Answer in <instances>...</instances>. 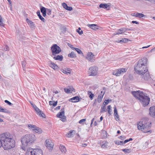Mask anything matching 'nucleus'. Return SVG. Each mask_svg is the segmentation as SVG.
<instances>
[{
	"instance_id": "nucleus-1",
	"label": "nucleus",
	"mask_w": 155,
	"mask_h": 155,
	"mask_svg": "<svg viewBox=\"0 0 155 155\" xmlns=\"http://www.w3.org/2000/svg\"><path fill=\"white\" fill-rule=\"evenodd\" d=\"M2 147L5 150L11 149L15 147V141L12 136L9 133H6L1 135Z\"/></svg>"
},
{
	"instance_id": "nucleus-2",
	"label": "nucleus",
	"mask_w": 155,
	"mask_h": 155,
	"mask_svg": "<svg viewBox=\"0 0 155 155\" xmlns=\"http://www.w3.org/2000/svg\"><path fill=\"white\" fill-rule=\"evenodd\" d=\"M147 60L146 58H143L138 61L137 65L134 67V70L137 74H143V72L148 70L147 65Z\"/></svg>"
},
{
	"instance_id": "nucleus-3",
	"label": "nucleus",
	"mask_w": 155,
	"mask_h": 155,
	"mask_svg": "<svg viewBox=\"0 0 155 155\" xmlns=\"http://www.w3.org/2000/svg\"><path fill=\"white\" fill-rule=\"evenodd\" d=\"M35 140V135L33 134H27L21 138V148L25 150L27 146H29L34 143Z\"/></svg>"
},
{
	"instance_id": "nucleus-4",
	"label": "nucleus",
	"mask_w": 155,
	"mask_h": 155,
	"mask_svg": "<svg viewBox=\"0 0 155 155\" xmlns=\"http://www.w3.org/2000/svg\"><path fill=\"white\" fill-rule=\"evenodd\" d=\"M132 94L134 96L138 99L143 107H145L149 103L150 99L146 94L143 92L139 91H132Z\"/></svg>"
},
{
	"instance_id": "nucleus-5",
	"label": "nucleus",
	"mask_w": 155,
	"mask_h": 155,
	"mask_svg": "<svg viewBox=\"0 0 155 155\" xmlns=\"http://www.w3.org/2000/svg\"><path fill=\"white\" fill-rule=\"evenodd\" d=\"M147 118H144L142 121L139 122L137 124V128L139 130L143 131L144 133H151V130H148V129L151 127V123L148 121Z\"/></svg>"
},
{
	"instance_id": "nucleus-6",
	"label": "nucleus",
	"mask_w": 155,
	"mask_h": 155,
	"mask_svg": "<svg viewBox=\"0 0 155 155\" xmlns=\"http://www.w3.org/2000/svg\"><path fill=\"white\" fill-rule=\"evenodd\" d=\"M51 50L52 53V55H57L61 51L60 48L56 44L52 45L51 47Z\"/></svg>"
},
{
	"instance_id": "nucleus-7",
	"label": "nucleus",
	"mask_w": 155,
	"mask_h": 155,
	"mask_svg": "<svg viewBox=\"0 0 155 155\" xmlns=\"http://www.w3.org/2000/svg\"><path fill=\"white\" fill-rule=\"evenodd\" d=\"M97 68L96 67H90L89 69V76H96L97 74Z\"/></svg>"
},
{
	"instance_id": "nucleus-8",
	"label": "nucleus",
	"mask_w": 155,
	"mask_h": 155,
	"mask_svg": "<svg viewBox=\"0 0 155 155\" xmlns=\"http://www.w3.org/2000/svg\"><path fill=\"white\" fill-rule=\"evenodd\" d=\"M140 75H141V78L143 79L145 81H148L151 79L148 70L144 72L143 74Z\"/></svg>"
},
{
	"instance_id": "nucleus-9",
	"label": "nucleus",
	"mask_w": 155,
	"mask_h": 155,
	"mask_svg": "<svg viewBox=\"0 0 155 155\" xmlns=\"http://www.w3.org/2000/svg\"><path fill=\"white\" fill-rule=\"evenodd\" d=\"M45 146L49 151H51L53 149L54 143L50 140H46L45 141Z\"/></svg>"
},
{
	"instance_id": "nucleus-10",
	"label": "nucleus",
	"mask_w": 155,
	"mask_h": 155,
	"mask_svg": "<svg viewBox=\"0 0 155 155\" xmlns=\"http://www.w3.org/2000/svg\"><path fill=\"white\" fill-rule=\"evenodd\" d=\"M33 107L34 108L35 111L37 114L40 117H42L43 118H45V114L40 110L35 104H33Z\"/></svg>"
},
{
	"instance_id": "nucleus-11",
	"label": "nucleus",
	"mask_w": 155,
	"mask_h": 155,
	"mask_svg": "<svg viewBox=\"0 0 155 155\" xmlns=\"http://www.w3.org/2000/svg\"><path fill=\"white\" fill-rule=\"evenodd\" d=\"M64 108H62L61 110V111L59 112L57 115V117L61 118V120L63 121L64 122L66 120V116L64 115Z\"/></svg>"
},
{
	"instance_id": "nucleus-12",
	"label": "nucleus",
	"mask_w": 155,
	"mask_h": 155,
	"mask_svg": "<svg viewBox=\"0 0 155 155\" xmlns=\"http://www.w3.org/2000/svg\"><path fill=\"white\" fill-rule=\"evenodd\" d=\"M86 58L91 62H93L95 61L94 55L91 52H88Z\"/></svg>"
},
{
	"instance_id": "nucleus-13",
	"label": "nucleus",
	"mask_w": 155,
	"mask_h": 155,
	"mask_svg": "<svg viewBox=\"0 0 155 155\" xmlns=\"http://www.w3.org/2000/svg\"><path fill=\"white\" fill-rule=\"evenodd\" d=\"M126 72L125 68H123L114 71L113 73L114 75L116 76H119L122 73H124Z\"/></svg>"
},
{
	"instance_id": "nucleus-14",
	"label": "nucleus",
	"mask_w": 155,
	"mask_h": 155,
	"mask_svg": "<svg viewBox=\"0 0 155 155\" xmlns=\"http://www.w3.org/2000/svg\"><path fill=\"white\" fill-rule=\"evenodd\" d=\"M149 114L150 116L155 118V106H152L150 107Z\"/></svg>"
},
{
	"instance_id": "nucleus-15",
	"label": "nucleus",
	"mask_w": 155,
	"mask_h": 155,
	"mask_svg": "<svg viewBox=\"0 0 155 155\" xmlns=\"http://www.w3.org/2000/svg\"><path fill=\"white\" fill-rule=\"evenodd\" d=\"M35 149L31 148L28 149L25 155H35Z\"/></svg>"
},
{
	"instance_id": "nucleus-16",
	"label": "nucleus",
	"mask_w": 155,
	"mask_h": 155,
	"mask_svg": "<svg viewBox=\"0 0 155 155\" xmlns=\"http://www.w3.org/2000/svg\"><path fill=\"white\" fill-rule=\"evenodd\" d=\"M61 71L63 73L67 74H70L71 72V70L68 68L61 69Z\"/></svg>"
},
{
	"instance_id": "nucleus-17",
	"label": "nucleus",
	"mask_w": 155,
	"mask_h": 155,
	"mask_svg": "<svg viewBox=\"0 0 155 155\" xmlns=\"http://www.w3.org/2000/svg\"><path fill=\"white\" fill-rule=\"evenodd\" d=\"M136 17H139V18H141L142 17H143L144 18H151V17H149V16H147L146 15H144L143 14L141 13H137L136 14Z\"/></svg>"
},
{
	"instance_id": "nucleus-18",
	"label": "nucleus",
	"mask_w": 155,
	"mask_h": 155,
	"mask_svg": "<svg viewBox=\"0 0 155 155\" xmlns=\"http://www.w3.org/2000/svg\"><path fill=\"white\" fill-rule=\"evenodd\" d=\"M104 93V92L102 91L101 92V93L98 95L97 99V101L98 103H100L101 101Z\"/></svg>"
},
{
	"instance_id": "nucleus-19",
	"label": "nucleus",
	"mask_w": 155,
	"mask_h": 155,
	"mask_svg": "<svg viewBox=\"0 0 155 155\" xmlns=\"http://www.w3.org/2000/svg\"><path fill=\"white\" fill-rule=\"evenodd\" d=\"M53 56H54L53 58L55 60L61 61L63 58V57L62 55H55Z\"/></svg>"
},
{
	"instance_id": "nucleus-20",
	"label": "nucleus",
	"mask_w": 155,
	"mask_h": 155,
	"mask_svg": "<svg viewBox=\"0 0 155 155\" xmlns=\"http://www.w3.org/2000/svg\"><path fill=\"white\" fill-rule=\"evenodd\" d=\"M114 115L115 117V119L117 121L119 120V115L117 113V110L116 106L114 107Z\"/></svg>"
},
{
	"instance_id": "nucleus-21",
	"label": "nucleus",
	"mask_w": 155,
	"mask_h": 155,
	"mask_svg": "<svg viewBox=\"0 0 155 155\" xmlns=\"http://www.w3.org/2000/svg\"><path fill=\"white\" fill-rule=\"evenodd\" d=\"M126 31V28H121L118 30L117 31V33L116 34H114V35L122 34L125 32Z\"/></svg>"
},
{
	"instance_id": "nucleus-22",
	"label": "nucleus",
	"mask_w": 155,
	"mask_h": 155,
	"mask_svg": "<svg viewBox=\"0 0 155 155\" xmlns=\"http://www.w3.org/2000/svg\"><path fill=\"white\" fill-rule=\"evenodd\" d=\"M69 101L72 102H76L79 101L80 99L78 96H76L70 99Z\"/></svg>"
},
{
	"instance_id": "nucleus-23",
	"label": "nucleus",
	"mask_w": 155,
	"mask_h": 155,
	"mask_svg": "<svg viewBox=\"0 0 155 155\" xmlns=\"http://www.w3.org/2000/svg\"><path fill=\"white\" fill-rule=\"evenodd\" d=\"M62 6L64 8L68 11H71L72 10V8L71 7L68 6L65 3H63L62 4Z\"/></svg>"
},
{
	"instance_id": "nucleus-24",
	"label": "nucleus",
	"mask_w": 155,
	"mask_h": 155,
	"mask_svg": "<svg viewBox=\"0 0 155 155\" xmlns=\"http://www.w3.org/2000/svg\"><path fill=\"white\" fill-rule=\"evenodd\" d=\"M87 26L89 28L92 29L96 30L98 29V26L97 25L93 24H88Z\"/></svg>"
},
{
	"instance_id": "nucleus-25",
	"label": "nucleus",
	"mask_w": 155,
	"mask_h": 155,
	"mask_svg": "<svg viewBox=\"0 0 155 155\" xmlns=\"http://www.w3.org/2000/svg\"><path fill=\"white\" fill-rule=\"evenodd\" d=\"M26 21L31 28L32 29H34L35 27V23L32 22L31 20H26Z\"/></svg>"
},
{
	"instance_id": "nucleus-26",
	"label": "nucleus",
	"mask_w": 155,
	"mask_h": 155,
	"mask_svg": "<svg viewBox=\"0 0 155 155\" xmlns=\"http://www.w3.org/2000/svg\"><path fill=\"white\" fill-rule=\"evenodd\" d=\"M35 150V155H43V151L41 150L36 149Z\"/></svg>"
},
{
	"instance_id": "nucleus-27",
	"label": "nucleus",
	"mask_w": 155,
	"mask_h": 155,
	"mask_svg": "<svg viewBox=\"0 0 155 155\" xmlns=\"http://www.w3.org/2000/svg\"><path fill=\"white\" fill-rule=\"evenodd\" d=\"M40 10L41 12L42 13V15L44 17H45L46 15V9L44 7L41 6L40 8Z\"/></svg>"
},
{
	"instance_id": "nucleus-28",
	"label": "nucleus",
	"mask_w": 155,
	"mask_h": 155,
	"mask_svg": "<svg viewBox=\"0 0 155 155\" xmlns=\"http://www.w3.org/2000/svg\"><path fill=\"white\" fill-rule=\"evenodd\" d=\"M99 7L100 8H103L104 9H107L108 8V9H109V8H110V6L109 5L105 4H101L100 5Z\"/></svg>"
},
{
	"instance_id": "nucleus-29",
	"label": "nucleus",
	"mask_w": 155,
	"mask_h": 155,
	"mask_svg": "<svg viewBox=\"0 0 155 155\" xmlns=\"http://www.w3.org/2000/svg\"><path fill=\"white\" fill-rule=\"evenodd\" d=\"M75 131L74 130H71L69 133L66 134V137H73Z\"/></svg>"
},
{
	"instance_id": "nucleus-30",
	"label": "nucleus",
	"mask_w": 155,
	"mask_h": 155,
	"mask_svg": "<svg viewBox=\"0 0 155 155\" xmlns=\"http://www.w3.org/2000/svg\"><path fill=\"white\" fill-rule=\"evenodd\" d=\"M50 63H49V65L50 67L54 69H56L58 68V66L56 64L51 61H50Z\"/></svg>"
},
{
	"instance_id": "nucleus-31",
	"label": "nucleus",
	"mask_w": 155,
	"mask_h": 155,
	"mask_svg": "<svg viewBox=\"0 0 155 155\" xmlns=\"http://www.w3.org/2000/svg\"><path fill=\"white\" fill-rule=\"evenodd\" d=\"M59 148L61 151L63 153H65L66 152L67 150L66 148L64 146L61 145H60L59 146Z\"/></svg>"
},
{
	"instance_id": "nucleus-32",
	"label": "nucleus",
	"mask_w": 155,
	"mask_h": 155,
	"mask_svg": "<svg viewBox=\"0 0 155 155\" xmlns=\"http://www.w3.org/2000/svg\"><path fill=\"white\" fill-rule=\"evenodd\" d=\"M36 127H35V128L34 130V131H35L36 133H38L39 134H41L42 133V130L41 129L39 128V127H37L36 126Z\"/></svg>"
},
{
	"instance_id": "nucleus-33",
	"label": "nucleus",
	"mask_w": 155,
	"mask_h": 155,
	"mask_svg": "<svg viewBox=\"0 0 155 155\" xmlns=\"http://www.w3.org/2000/svg\"><path fill=\"white\" fill-rule=\"evenodd\" d=\"M61 33H60V35H61V33H63V34L65 33L66 31V28L63 25H61Z\"/></svg>"
},
{
	"instance_id": "nucleus-34",
	"label": "nucleus",
	"mask_w": 155,
	"mask_h": 155,
	"mask_svg": "<svg viewBox=\"0 0 155 155\" xmlns=\"http://www.w3.org/2000/svg\"><path fill=\"white\" fill-rule=\"evenodd\" d=\"M68 56L69 57L72 58H75L76 57L75 54L74 52H72L71 53L68 54Z\"/></svg>"
},
{
	"instance_id": "nucleus-35",
	"label": "nucleus",
	"mask_w": 155,
	"mask_h": 155,
	"mask_svg": "<svg viewBox=\"0 0 155 155\" xmlns=\"http://www.w3.org/2000/svg\"><path fill=\"white\" fill-rule=\"evenodd\" d=\"M36 127V126L32 124H29L28 125V127L31 130H34L35 128V127Z\"/></svg>"
},
{
	"instance_id": "nucleus-36",
	"label": "nucleus",
	"mask_w": 155,
	"mask_h": 155,
	"mask_svg": "<svg viewBox=\"0 0 155 155\" xmlns=\"http://www.w3.org/2000/svg\"><path fill=\"white\" fill-rule=\"evenodd\" d=\"M88 94L89 95V97L90 98V99L92 100L94 96V94L92 93L91 92L89 91H88Z\"/></svg>"
},
{
	"instance_id": "nucleus-37",
	"label": "nucleus",
	"mask_w": 155,
	"mask_h": 155,
	"mask_svg": "<svg viewBox=\"0 0 155 155\" xmlns=\"http://www.w3.org/2000/svg\"><path fill=\"white\" fill-rule=\"evenodd\" d=\"M108 143L106 141L103 142V143L101 145V147L103 148L106 147L108 146Z\"/></svg>"
},
{
	"instance_id": "nucleus-38",
	"label": "nucleus",
	"mask_w": 155,
	"mask_h": 155,
	"mask_svg": "<svg viewBox=\"0 0 155 155\" xmlns=\"http://www.w3.org/2000/svg\"><path fill=\"white\" fill-rule=\"evenodd\" d=\"M37 15L38 16L40 19L41 20H44L45 19L41 15L40 11H38L37 12Z\"/></svg>"
},
{
	"instance_id": "nucleus-39",
	"label": "nucleus",
	"mask_w": 155,
	"mask_h": 155,
	"mask_svg": "<svg viewBox=\"0 0 155 155\" xmlns=\"http://www.w3.org/2000/svg\"><path fill=\"white\" fill-rule=\"evenodd\" d=\"M115 143L116 144L122 145L124 144L123 141H115Z\"/></svg>"
},
{
	"instance_id": "nucleus-40",
	"label": "nucleus",
	"mask_w": 155,
	"mask_h": 155,
	"mask_svg": "<svg viewBox=\"0 0 155 155\" xmlns=\"http://www.w3.org/2000/svg\"><path fill=\"white\" fill-rule=\"evenodd\" d=\"M122 150L125 153H129L131 152V150L130 149H122Z\"/></svg>"
},
{
	"instance_id": "nucleus-41",
	"label": "nucleus",
	"mask_w": 155,
	"mask_h": 155,
	"mask_svg": "<svg viewBox=\"0 0 155 155\" xmlns=\"http://www.w3.org/2000/svg\"><path fill=\"white\" fill-rule=\"evenodd\" d=\"M107 111V109L105 107V106L104 105L103 107H102L101 109V112L102 113L104 112H106Z\"/></svg>"
},
{
	"instance_id": "nucleus-42",
	"label": "nucleus",
	"mask_w": 155,
	"mask_h": 155,
	"mask_svg": "<svg viewBox=\"0 0 155 155\" xmlns=\"http://www.w3.org/2000/svg\"><path fill=\"white\" fill-rule=\"evenodd\" d=\"M128 39L126 38H124L122 39L121 40H118V41H117L118 42H126L128 41Z\"/></svg>"
},
{
	"instance_id": "nucleus-43",
	"label": "nucleus",
	"mask_w": 155,
	"mask_h": 155,
	"mask_svg": "<svg viewBox=\"0 0 155 155\" xmlns=\"http://www.w3.org/2000/svg\"><path fill=\"white\" fill-rule=\"evenodd\" d=\"M79 54H83L82 51L79 48H74V49Z\"/></svg>"
},
{
	"instance_id": "nucleus-44",
	"label": "nucleus",
	"mask_w": 155,
	"mask_h": 155,
	"mask_svg": "<svg viewBox=\"0 0 155 155\" xmlns=\"http://www.w3.org/2000/svg\"><path fill=\"white\" fill-rule=\"evenodd\" d=\"M80 30H81V28L79 27L78 28V29L76 31L79 35H81L83 33V31L82 30L80 31Z\"/></svg>"
},
{
	"instance_id": "nucleus-45",
	"label": "nucleus",
	"mask_w": 155,
	"mask_h": 155,
	"mask_svg": "<svg viewBox=\"0 0 155 155\" xmlns=\"http://www.w3.org/2000/svg\"><path fill=\"white\" fill-rule=\"evenodd\" d=\"M64 90L65 92L67 93H71V91H73V90H70L69 88L68 89V88H64Z\"/></svg>"
},
{
	"instance_id": "nucleus-46",
	"label": "nucleus",
	"mask_w": 155,
	"mask_h": 155,
	"mask_svg": "<svg viewBox=\"0 0 155 155\" xmlns=\"http://www.w3.org/2000/svg\"><path fill=\"white\" fill-rule=\"evenodd\" d=\"M26 65V62L25 61H22V65L23 68V70H25V67Z\"/></svg>"
},
{
	"instance_id": "nucleus-47",
	"label": "nucleus",
	"mask_w": 155,
	"mask_h": 155,
	"mask_svg": "<svg viewBox=\"0 0 155 155\" xmlns=\"http://www.w3.org/2000/svg\"><path fill=\"white\" fill-rule=\"evenodd\" d=\"M3 20H0V26L1 27H4V24L3 21Z\"/></svg>"
},
{
	"instance_id": "nucleus-48",
	"label": "nucleus",
	"mask_w": 155,
	"mask_h": 155,
	"mask_svg": "<svg viewBox=\"0 0 155 155\" xmlns=\"http://www.w3.org/2000/svg\"><path fill=\"white\" fill-rule=\"evenodd\" d=\"M109 101V100H107L105 101L103 103V104H104V106L106 105L108 103Z\"/></svg>"
},
{
	"instance_id": "nucleus-49",
	"label": "nucleus",
	"mask_w": 155,
	"mask_h": 155,
	"mask_svg": "<svg viewBox=\"0 0 155 155\" xmlns=\"http://www.w3.org/2000/svg\"><path fill=\"white\" fill-rule=\"evenodd\" d=\"M51 11L50 9H47V14L50 15L51 14Z\"/></svg>"
},
{
	"instance_id": "nucleus-50",
	"label": "nucleus",
	"mask_w": 155,
	"mask_h": 155,
	"mask_svg": "<svg viewBox=\"0 0 155 155\" xmlns=\"http://www.w3.org/2000/svg\"><path fill=\"white\" fill-rule=\"evenodd\" d=\"M5 103L7 104H8L9 105H11L12 104L10 102H9V101H8L7 100H5Z\"/></svg>"
},
{
	"instance_id": "nucleus-51",
	"label": "nucleus",
	"mask_w": 155,
	"mask_h": 155,
	"mask_svg": "<svg viewBox=\"0 0 155 155\" xmlns=\"http://www.w3.org/2000/svg\"><path fill=\"white\" fill-rule=\"evenodd\" d=\"M68 45L71 48H72V49L74 50L75 48H74L73 47V45H71V44L68 43Z\"/></svg>"
},
{
	"instance_id": "nucleus-52",
	"label": "nucleus",
	"mask_w": 155,
	"mask_h": 155,
	"mask_svg": "<svg viewBox=\"0 0 155 155\" xmlns=\"http://www.w3.org/2000/svg\"><path fill=\"white\" fill-rule=\"evenodd\" d=\"M4 111H3V112L5 113H10V112L9 110L5 108L4 109Z\"/></svg>"
},
{
	"instance_id": "nucleus-53",
	"label": "nucleus",
	"mask_w": 155,
	"mask_h": 155,
	"mask_svg": "<svg viewBox=\"0 0 155 155\" xmlns=\"http://www.w3.org/2000/svg\"><path fill=\"white\" fill-rule=\"evenodd\" d=\"M9 50V47L7 46H5V48L4 49V50L5 51H7Z\"/></svg>"
},
{
	"instance_id": "nucleus-54",
	"label": "nucleus",
	"mask_w": 155,
	"mask_h": 155,
	"mask_svg": "<svg viewBox=\"0 0 155 155\" xmlns=\"http://www.w3.org/2000/svg\"><path fill=\"white\" fill-rule=\"evenodd\" d=\"M85 120H86V119H81L79 121V123L80 124H82L83 122H84Z\"/></svg>"
},
{
	"instance_id": "nucleus-55",
	"label": "nucleus",
	"mask_w": 155,
	"mask_h": 155,
	"mask_svg": "<svg viewBox=\"0 0 155 155\" xmlns=\"http://www.w3.org/2000/svg\"><path fill=\"white\" fill-rule=\"evenodd\" d=\"M69 89L70 90H73L72 91H71V92H73V91H74V92H75V90H74V88L73 87H70L69 88Z\"/></svg>"
},
{
	"instance_id": "nucleus-56",
	"label": "nucleus",
	"mask_w": 155,
	"mask_h": 155,
	"mask_svg": "<svg viewBox=\"0 0 155 155\" xmlns=\"http://www.w3.org/2000/svg\"><path fill=\"white\" fill-rule=\"evenodd\" d=\"M129 77L130 80H132L133 79V77L132 75H130Z\"/></svg>"
},
{
	"instance_id": "nucleus-57",
	"label": "nucleus",
	"mask_w": 155,
	"mask_h": 155,
	"mask_svg": "<svg viewBox=\"0 0 155 155\" xmlns=\"http://www.w3.org/2000/svg\"><path fill=\"white\" fill-rule=\"evenodd\" d=\"M2 147V141L1 140V135H0V148L1 147Z\"/></svg>"
},
{
	"instance_id": "nucleus-58",
	"label": "nucleus",
	"mask_w": 155,
	"mask_h": 155,
	"mask_svg": "<svg viewBox=\"0 0 155 155\" xmlns=\"http://www.w3.org/2000/svg\"><path fill=\"white\" fill-rule=\"evenodd\" d=\"M7 0L8 1V3L10 5V6H12V2L10 0Z\"/></svg>"
},
{
	"instance_id": "nucleus-59",
	"label": "nucleus",
	"mask_w": 155,
	"mask_h": 155,
	"mask_svg": "<svg viewBox=\"0 0 155 155\" xmlns=\"http://www.w3.org/2000/svg\"><path fill=\"white\" fill-rule=\"evenodd\" d=\"M57 101H56V102H55L54 103H53V105L54 106H56L57 105Z\"/></svg>"
},
{
	"instance_id": "nucleus-60",
	"label": "nucleus",
	"mask_w": 155,
	"mask_h": 155,
	"mask_svg": "<svg viewBox=\"0 0 155 155\" xmlns=\"http://www.w3.org/2000/svg\"><path fill=\"white\" fill-rule=\"evenodd\" d=\"M129 141V139L126 140H125V141L124 142H123L124 144H125Z\"/></svg>"
},
{
	"instance_id": "nucleus-61",
	"label": "nucleus",
	"mask_w": 155,
	"mask_h": 155,
	"mask_svg": "<svg viewBox=\"0 0 155 155\" xmlns=\"http://www.w3.org/2000/svg\"><path fill=\"white\" fill-rule=\"evenodd\" d=\"M125 138V137L124 136H121L120 137V139L121 140H123Z\"/></svg>"
},
{
	"instance_id": "nucleus-62",
	"label": "nucleus",
	"mask_w": 155,
	"mask_h": 155,
	"mask_svg": "<svg viewBox=\"0 0 155 155\" xmlns=\"http://www.w3.org/2000/svg\"><path fill=\"white\" fill-rule=\"evenodd\" d=\"M132 22L133 23H136V24H139V23L137 21H133Z\"/></svg>"
},
{
	"instance_id": "nucleus-63",
	"label": "nucleus",
	"mask_w": 155,
	"mask_h": 155,
	"mask_svg": "<svg viewBox=\"0 0 155 155\" xmlns=\"http://www.w3.org/2000/svg\"><path fill=\"white\" fill-rule=\"evenodd\" d=\"M108 113L110 114L111 115L112 112V110H108Z\"/></svg>"
},
{
	"instance_id": "nucleus-64",
	"label": "nucleus",
	"mask_w": 155,
	"mask_h": 155,
	"mask_svg": "<svg viewBox=\"0 0 155 155\" xmlns=\"http://www.w3.org/2000/svg\"><path fill=\"white\" fill-rule=\"evenodd\" d=\"M155 51V47L152 49L150 51L151 52H152L153 51Z\"/></svg>"
}]
</instances>
